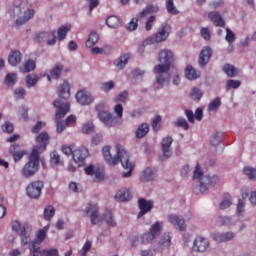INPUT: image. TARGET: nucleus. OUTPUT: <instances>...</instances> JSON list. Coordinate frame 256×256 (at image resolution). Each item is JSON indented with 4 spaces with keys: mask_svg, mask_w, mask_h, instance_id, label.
<instances>
[{
    "mask_svg": "<svg viewBox=\"0 0 256 256\" xmlns=\"http://www.w3.org/2000/svg\"><path fill=\"white\" fill-rule=\"evenodd\" d=\"M9 151L12 154V157H13L15 163H17V161H21V159H23V157H25V155H27L26 151L19 150V144H12L10 146Z\"/></svg>",
    "mask_w": 256,
    "mask_h": 256,
    "instance_id": "nucleus-24",
    "label": "nucleus"
},
{
    "mask_svg": "<svg viewBox=\"0 0 256 256\" xmlns=\"http://www.w3.org/2000/svg\"><path fill=\"white\" fill-rule=\"evenodd\" d=\"M87 157H89V149L86 147L81 146L73 151V161L78 167L85 165V159H87Z\"/></svg>",
    "mask_w": 256,
    "mask_h": 256,
    "instance_id": "nucleus-10",
    "label": "nucleus"
},
{
    "mask_svg": "<svg viewBox=\"0 0 256 256\" xmlns=\"http://www.w3.org/2000/svg\"><path fill=\"white\" fill-rule=\"evenodd\" d=\"M41 154H38L37 152L31 153L29 157V161L23 166L22 168V175L26 179H29L35 175L39 171V156Z\"/></svg>",
    "mask_w": 256,
    "mask_h": 256,
    "instance_id": "nucleus-7",
    "label": "nucleus"
},
{
    "mask_svg": "<svg viewBox=\"0 0 256 256\" xmlns=\"http://www.w3.org/2000/svg\"><path fill=\"white\" fill-rule=\"evenodd\" d=\"M54 216L55 208L53 206H47L44 209V219H46V221H51V219H53Z\"/></svg>",
    "mask_w": 256,
    "mask_h": 256,
    "instance_id": "nucleus-48",
    "label": "nucleus"
},
{
    "mask_svg": "<svg viewBox=\"0 0 256 256\" xmlns=\"http://www.w3.org/2000/svg\"><path fill=\"white\" fill-rule=\"evenodd\" d=\"M76 101L80 105H91V103L94 101V98L91 93L87 92V90H79L76 93Z\"/></svg>",
    "mask_w": 256,
    "mask_h": 256,
    "instance_id": "nucleus-16",
    "label": "nucleus"
},
{
    "mask_svg": "<svg viewBox=\"0 0 256 256\" xmlns=\"http://www.w3.org/2000/svg\"><path fill=\"white\" fill-rule=\"evenodd\" d=\"M98 41H99V34H97L96 32H91L88 40L86 41V47L91 48L94 45H97Z\"/></svg>",
    "mask_w": 256,
    "mask_h": 256,
    "instance_id": "nucleus-41",
    "label": "nucleus"
},
{
    "mask_svg": "<svg viewBox=\"0 0 256 256\" xmlns=\"http://www.w3.org/2000/svg\"><path fill=\"white\" fill-rule=\"evenodd\" d=\"M43 190V181H34L26 188L27 195L31 199H39Z\"/></svg>",
    "mask_w": 256,
    "mask_h": 256,
    "instance_id": "nucleus-12",
    "label": "nucleus"
},
{
    "mask_svg": "<svg viewBox=\"0 0 256 256\" xmlns=\"http://www.w3.org/2000/svg\"><path fill=\"white\" fill-rule=\"evenodd\" d=\"M213 239L216 243H229V241H233V239H235V232L228 231L216 233L213 235Z\"/></svg>",
    "mask_w": 256,
    "mask_h": 256,
    "instance_id": "nucleus-21",
    "label": "nucleus"
},
{
    "mask_svg": "<svg viewBox=\"0 0 256 256\" xmlns=\"http://www.w3.org/2000/svg\"><path fill=\"white\" fill-rule=\"evenodd\" d=\"M129 59H131V55L129 54H124L122 56H120L115 62L114 64L116 65V67H118L119 69H123L125 67V65H127V63H129Z\"/></svg>",
    "mask_w": 256,
    "mask_h": 256,
    "instance_id": "nucleus-37",
    "label": "nucleus"
},
{
    "mask_svg": "<svg viewBox=\"0 0 256 256\" xmlns=\"http://www.w3.org/2000/svg\"><path fill=\"white\" fill-rule=\"evenodd\" d=\"M48 229L49 227H44V229L39 230L36 234V239L34 240V242L39 243L41 245V243L45 241V237H47Z\"/></svg>",
    "mask_w": 256,
    "mask_h": 256,
    "instance_id": "nucleus-42",
    "label": "nucleus"
},
{
    "mask_svg": "<svg viewBox=\"0 0 256 256\" xmlns=\"http://www.w3.org/2000/svg\"><path fill=\"white\" fill-rule=\"evenodd\" d=\"M35 70V61L28 60L24 64V73H30V71Z\"/></svg>",
    "mask_w": 256,
    "mask_h": 256,
    "instance_id": "nucleus-56",
    "label": "nucleus"
},
{
    "mask_svg": "<svg viewBox=\"0 0 256 256\" xmlns=\"http://www.w3.org/2000/svg\"><path fill=\"white\" fill-rule=\"evenodd\" d=\"M241 87V81L239 80H228L227 89H239Z\"/></svg>",
    "mask_w": 256,
    "mask_h": 256,
    "instance_id": "nucleus-58",
    "label": "nucleus"
},
{
    "mask_svg": "<svg viewBox=\"0 0 256 256\" xmlns=\"http://www.w3.org/2000/svg\"><path fill=\"white\" fill-rule=\"evenodd\" d=\"M223 71L228 75V77H235V75H237V69H235V66L231 64L224 65Z\"/></svg>",
    "mask_w": 256,
    "mask_h": 256,
    "instance_id": "nucleus-50",
    "label": "nucleus"
},
{
    "mask_svg": "<svg viewBox=\"0 0 256 256\" xmlns=\"http://www.w3.org/2000/svg\"><path fill=\"white\" fill-rule=\"evenodd\" d=\"M138 205L140 212L138 213V219H141L143 215H146V213H149L153 209V201L146 200L145 198H141L138 200Z\"/></svg>",
    "mask_w": 256,
    "mask_h": 256,
    "instance_id": "nucleus-20",
    "label": "nucleus"
},
{
    "mask_svg": "<svg viewBox=\"0 0 256 256\" xmlns=\"http://www.w3.org/2000/svg\"><path fill=\"white\" fill-rule=\"evenodd\" d=\"M117 156L111 155V146H104L102 149L103 157L108 165H117L121 163L123 169L127 172H123L122 177H131L133 169H135V162L131 161V155L125 147L121 144L116 145Z\"/></svg>",
    "mask_w": 256,
    "mask_h": 256,
    "instance_id": "nucleus-2",
    "label": "nucleus"
},
{
    "mask_svg": "<svg viewBox=\"0 0 256 256\" xmlns=\"http://www.w3.org/2000/svg\"><path fill=\"white\" fill-rule=\"evenodd\" d=\"M84 213L90 216L92 225H101L102 220L99 218V206L96 203H89Z\"/></svg>",
    "mask_w": 256,
    "mask_h": 256,
    "instance_id": "nucleus-9",
    "label": "nucleus"
},
{
    "mask_svg": "<svg viewBox=\"0 0 256 256\" xmlns=\"http://www.w3.org/2000/svg\"><path fill=\"white\" fill-rule=\"evenodd\" d=\"M58 95L59 98L53 103L54 107L58 109L56 111V131L57 133H63V131H65V125L67 124L59 120L63 119V117L69 113L71 107L69 102H67V99L71 97V86H69V82L64 81L58 86Z\"/></svg>",
    "mask_w": 256,
    "mask_h": 256,
    "instance_id": "nucleus-1",
    "label": "nucleus"
},
{
    "mask_svg": "<svg viewBox=\"0 0 256 256\" xmlns=\"http://www.w3.org/2000/svg\"><path fill=\"white\" fill-rule=\"evenodd\" d=\"M115 88V82L113 81H108V82H103L100 84V89L104 93H109L111 89Z\"/></svg>",
    "mask_w": 256,
    "mask_h": 256,
    "instance_id": "nucleus-51",
    "label": "nucleus"
},
{
    "mask_svg": "<svg viewBox=\"0 0 256 256\" xmlns=\"http://www.w3.org/2000/svg\"><path fill=\"white\" fill-rule=\"evenodd\" d=\"M34 41H36V43L47 41L48 45H55V43H57V37H55V33L40 32L36 34Z\"/></svg>",
    "mask_w": 256,
    "mask_h": 256,
    "instance_id": "nucleus-15",
    "label": "nucleus"
},
{
    "mask_svg": "<svg viewBox=\"0 0 256 256\" xmlns=\"http://www.w3.org/2000/svg\"><path fill=\"white\" fill-rule=\"evenodd\" d=\"M221 107V99L215 98L208 106L210 113H215Z\"/></svg>",
    "mask_w": 256,
    "mask_h": 256,
    "instance_id": "nucleus-49",
    "label": "nucleus"
},
{
    "mask_svg": "<svg viewBox=\"0 0 256 256\" xmlns=\"http://www.w3.org/2000/svg\"><path fill=\"white\" fill-rule=\"evenodd\" d=\"M244 174H246V176L248 177V179H251L253 181H255L256 179V169L250 166H246L244 168Z\"/></svg>",
    "mask_w": 256,
    "mask_h": 256,
    "instance_id": "nucleus-52",
    "label": "nucleus"
},
{
    "mask_svg": "<svg viewBox=\"0 0 256 256\" xmlns=\"http://www.w3.org/2000/svg\"><path fill=\"white\" fill-rule=\"evenodd\" d=\"M210 245L211 243L209 242V239L203 236H198L193 242L192 250L196 253H205Z\"/></svg>",
    "mask_w": 256,
    "mask_h": 256,
    "instance_id": "nucleus-13",
    "label": "nucleus"
},
{
    "mask_svg": "<svg viewBox=\"0 0 256 256\" xmlns=\"http://www.w3.org/2000/svg\"><path fill=\"white\" fill-rule=\"evenodd\" d=\"M159 64L154 66V73H169L175 63V54L169 49H162L158 53Z\"/></svg>",
    "mask_w": 256,
    "mask_h": 256,
    "instance_id": "nucleus-5",
    "label": "nucleus"
},
{
    "mask_svg": "<svg viewBox=\"0 0 256 256\" xmlns=\"http://www.w3.org/2000/svg\"><path fill=\"white\" fill-rule=\"evenodd\" d=\"M217 227H231V225H235L233 220L229 216H220L216 220Z\"/></svg>",
    "mask_w": 256,
    "mask_h": 256,
    "instance_id": "nucleus-32",
    "label": "nucleus"
},
{
    "mask_svg": "<svg viewBox=\"0 0 256 256\" xmlns=\"http://www.w3.org/2000/svg\"><path fill=\"white\" fill-rule=\"evenodd\" d=\"M103 219L109 225V227H115L117 225V222L115 221V218H113V213H111V210H106L103 214Z\"/></svg>",
    "mask_w": 256,
    "mask_h": 256,
    "instance_id": "nucleus-39",
    "label": "nucleus"
},
{
    "mask_svg": "<svg viewBox=\"0 0 256 256\" xmlns=\"http://www.w3.org/2000/svg\"><path fill=\"white\" fill-rule=\"evenodd\" d=\"M159 247H162V249H167V247H171V235L169 233H164L159 242Z\"/></svg>",
    "mask_w": 256,
    "mask_h": 256,
    "instance_id": "nucleus-34",
    "label": "nucleus"
},
{
    "mask_svg": "<svg viewBox=\"0 0 256 256\" xmlns=\"http://www.w3.org/2000/svg\"><path fill=\"white\" fill-rule=\"evenodd\" d=\"M22 55L19 51H12L8 56V63L15 67L21 63Z\"/></svg>",
    "mask_w": 256,
    "mask_h": 256,
    "instance_id": "nucleus-30",
    "label": "nucleus"
},
{
    "mask_svg": "<svg viewBox=\"0 0 256 256\" xmlns=\"http://www.w3.org/2000/svg\"><path fill=\"white\" fill-rule=\"evenodd\" d=\"M149 133V124L142 123L136 130L137 139H143Z\"/></svg>",
    "mask_w": 256,
    "mask_h": 256,
    "instance_id": "nucleus-36",
    "label": "nucleus"
},
{
    "mask_svg": "<svg viewBox=\"0 0 256 256\" xmlns=\"http://www.w3.org/2000/svg\"><path fill=\"white\" fill-rule=\"evenodd\" d=\"M61 163V156L58 151H53L50 154V165L55 167V165H59Z\"/></svg>",
    "mask_w": 256,
    "mask_h": 256,
    "instance_id": "nucleus-46",
    "label": "nucleus"
},
{
    "mask_svg": "<svg viewBox=\"0 0 256 256\" xmlns=\"http://www.w3.org/2000/svg\"><path fill=\"white\" fill-rule=\"evenodd\" d=\"M159 11V7L154 5H148L143 11L138 14V19H144L147 15H151V13H157Z\"/></svg>",
    "mask_w": 256,
    "mask_h": 256,
    "instance_id": "nucleus-33",
    "label": "nucleus"
},
{
    "mask_svg": "<svg viewBox=\"0 0 256 256\" xmlns=\"http://www.w3.org/2000/svg\"><path fill=\"white\" fill-rule=\"evenodd\" d=\"M193 181L198 183V189L200 193H205L209 189V185L211 187H216V185H219V183H221V178L217 175L212 177L205 175L201 165L196 164L193 172Z\"/></svg>",
    "mask_w": 256,
    "mask_h": 256,
    "instance_id": "nucleus-3",
    "label": "nucleus"
},
{
    "mask_svg": "<svg viewBox=\"0 0 256 256\" xmlns=\"http://www.w3.org/2000/svg\"><path fill=\"white\" fill-rule=\"evenodd\" d=\"M157 178V169L148 167L142 172L140 179L141 181H153Z\"/></svg>",
    "mask_w": 256,
    "mask_h": 256,
    "instance_id": "nucleus-26",
    "label": "nucleus"
},
{
    "mask_svg": "<svg viewBox=\"0 0 256 256\" xmlns=\"http://www.w3.org/2000/svg\"><path fill=\"white\" fill-rule=\"evenodd\" d=\"M175 126L182 127L185 129V131L189 130V123H187V120H185V118H180L176 120Z\"/></svg>",
    "mask_w": 256,
    "mask_h": 256,
    "instance_id": "nucleus-57",
    "label": "nucleus"
},
{
    "mask_svg": "<svg viewBox=\"0 0 256 256\" xmlns=\"http://www.w3.org/2000/svg\"><path fill=\"white\" fill-rule=\"evenodd\" d=\"M37 81H39V76L36 74H30L26 76V84L27 87H35L37 85Z\"/></svg>",
    "mask_w": 256,
    "mask_h": 256,
    "instance_id": "nucleus-43",
    "label": "nucleus"
},
{
    "mask_svg": "<svg viewBox=\"0 0 256 256\" xmlns=\"http://www.w3.org/2000/svg\"><path fill=\"white\" fill-rule=\"evenodd\" d=\"M17 83V73H9L6 75L5 84L8 87H13Z\"/></svg>",
    "mask_w": 256,
    "mask_h": 256,
    "instance_id": "nucleus-44",
    "label": "nucleus"
},
{
    "mask_svg": "<svg viewBox=\"0 0 256 256\" xmlns=\"http://www.w3.org/2000/svg\"><path fill=\"white\" fill-rule=\"evenodd\" d=\"M186 78L189 79V81H193L195 79H199L201 76V73L197 72L193 67L188 66L185 70Z\"/></svg>",
    "mask_w": 256,
    "mask_h": 256,
    "instance_id": "nucleus-35",
    "label": "nucleus"
},
{
    "mask_svg": "<svg viewBox=\"0 0 256 256\" xmlns=\"http://www.w3.org/2000/svg\"><path fill=\"white\" fill-rule=\"evenodd\" d=\"M212 55H213V50L211 49V47H209V46L204 47L201 50L200 56H199L200 67H205V65H207V63H209Z\"/></svg>",
    "mask_w": 256,
    "mask_h": 256,
    "instance_id": "nucleus-22",
    "label": "nucleus"
},
{
    "mask_svg": "<svg viewBox=\"0 0 256 256\" xmlns=\"http://www.w3.org/2000/svg\"><path fill=\"white\" fill-rule=\"evenodd\" d=\"M30 256H41V244H39V242H35L33 241L30 246Z\"/></svg>",
    "mask_w": 256,
    "mask_h": 256,
    "instance_id": "nucleus-40",
    "label": "nucleus"
},
{
    "mask_svg": "<svg viewBox=\"0 0 256 256\" xmlns=\"http://www.w3.org/2000/svg\"><path fill=\"white\" fill-rule=\"evenodd\" d=\"M106 25L111 29H117V27H121V20L117 16H110L106 19Z\"/></svg>",
    "mask_w": 256,
    "mask_h": 256,
    "instance_id": "nucleus-38",
    "label": "nucleus"
},
{
    "mask_svg": "<svg viewBox=\"0 0 256 256\" xmlns=\"http://www.w3.org/2000/svg\"><path fill=\"white\" fill-rule=\"evenodd\" d=\"M11 17H16V23L18 25H23V23H27L29 19H33L35 16V10L31 9V5L27 0L22 2H16L15 6L12 8L10 12Z\"/></svg>",
    "mask_w": 256,
    "mask_h": 256,
    "instance_id": "nucleus-4",
    "label": "nucleus"
},
{
    "mask_svg": "<svg viewBox=\"0 0 256 256\" xmlns=\"http://www.w3.org/2000/svg\"><path fill=\"white\" fill-rule=\"evenodd\" d=\"M69 31H71V28L69 26H62L59 28L58 37H59L60 41H63V39H65V37H67V33H69Z\"/></svg>",
    "mask_w": 256,
    "mask_h": 256,
    "instance_id": "nucleus-54",
    "label": "nucleus"
},
{
    "mask_svg": "<svg viewBox=\"0 0 256 256\" xmlns=\"http://www.w3.org/2000/svg\"><path fill=\"white\" fill-rule=\"evenodd\" d=\"M98 119L106 126V127H115L117 125V118L109 113V111H100L98 113Z\"/></svg>",
    "mask_w": 256,
    "mask_h": 256,
    "instance_id": "nucleus-14",
    "label": "nucleus"
},
{
    "mask_svg": "<svg viewBox=\"0 0 256 256\" xmlns=\"http://www.w3.org/2000/svg\"><path fill=\"white\" fill-rule=\"evenodd\" d=\"M191 97L194 100H199L203 97V92L199 88H194L191 92Z\"/></svg>",
    "mask_w": 256,
    "mask_h": 256,
    "instance_id": "nucleus-61",
    "label": "nucleus"
},
{
    "mask_svg": "<svg viewBox=\"0 0 256 256\" xmlns=\"http://www.w3.org/2000/svg\"><path fill=\"white\" fill-rule=\"evenodd\" d=\"M173 138L171 136L164 137L161 142L162 153L166 159H169L173 155Z\"/></svg>",
    "mask_w": 256,
    "mask_h": 256,
    "instance_id": "nucleus-17",
    "label": "nucleus"
},
{
    "mask_svg": "<svg viewBox=\"0 0 256 256\" xmlns=\"http://www.w3.org/2000/svg\"><path fill=\"white\" fill-rule=\"evenodd\" d=\"M152 129H154V131L161 129V116L154 117L152 120Z\"/></svg>",
    "mask_w": 256,
    "mask_h": 256,
    "instance_id": "nucleus-60",
    "label": "nucleus"
},
{
    "mask_svg": "<svg viewBox=\"0 0 256 256\" xmlns=\"http://www.w3.org/2000/svg\"><path fill=\"white\" fill-rule=\"evenodd\" d=\"M25 94H26L25 88H17V89L14 91V97H15V99H17V100H19V99H25Z\"/></svg>",
    "mask_w": 256,
    "mask_h": 256,
    "instance_id": "nucleus-59",
    "label": "nucleus"
},
{
    "mask_svg": "<svg viewBox=\"0 0 256 256\" xmlns=\"http://www.w3.org/2000/svg\"><path fill=\"white\" fill-rule=\"evenodd\" d=\"M161 231H163V222L157 221L151 225L150 230L148 233H144L141 236V241L144 245L149 243H153L159 235H161Z\"/></svg>",
    "mask_w": 256,
    "mask_h": 256,
    "instance_id": "nucleus-8",
    "label": "nucleus"
},
{
    "mask_svg": "<svg viewBox=\"0 0 256 256\" xmlns=\"http://www.w3.org/2000/svg\"><path fill=\"white\" fill-rule=\"evenodd\" d=\"M37 145L33 147L32 151L41 155L49 143V134L47 132H42L36 137Z\"/></svg>",
    "mask_w": 256,
    "mask_h": 256,
    "instance_id": "nucleus-11",
    "label": "nucleus"
},
{
    "mask_svg": "<svg viewBox=\"0 0 256 256\" xmlns=\"http://www.w3.org/2000/svg\"><path fill=\"white\" fill-rule=\"evenodd\" d=\"M86 175L94 177L95 181H103L105 179V173L103 168H95V166L90 165L85 168Z\"/></svg>",
    "mask_w": 256,
    "mask_h": 256,
    "instance_id": "nucleus-18",
    "label": "nucleus"
},
{
    "mask_svg": "<svg viewBox=\"0 0 256 256\" xmlns=\"http://www.w3.org/2000/svg\"><path fill=\"white\" fill-rule=\"evenodd\" d=\"M95 131V124L93 122H85L82 127V133L89 135Z\"/></svg>",
    "mask_w": 256,
    "mask_h": 256,
    "instance_id": "nucleus-47",
    "label": "nucleus"
},
{
    "mask_svg": "<svg viewBox=\"0 0 256 256\" xmlns=\"http://www.w3.org/2000/svg\"><path fill=\"white\" fill-rule=\"evenodd\" d=\"M155 75H158L156 77L157 84L160 85V87H165V85H169V81L171 79V76L169 75V72H154Z\"/></svg>",
    "mask_w": 256,
    "mask_h": 256,
    "instance_id": "nucleus-28",
    "label": "nucleus"
},
{
    "mask_svg": "<svg viewBox=\"0 0 256 256\" xmlns=\"http://www.w3.org/2000/svg\"><path fill=\"white\" fill-rule=\"evenodd\" d=\"M28 112H29V109L27 107H25V106H21L19 108L18 113H19L20 119H22V121H27L29 119Z\"/></svg>",
    "mask_w": 256,
    "mask_h": 256,
    "instance_id": "nucleus-55",
    "label": "nucleus"
},
{
    "mask_svg": "<svg viewBox=\"0 0 256 256\" xmlns=\"http://www.w3.org/2000/svg\"><path fill=\"white\" fill-rule=\"evenodd\" d=\"M168 221L176 227V229H179V231H185L187 229V225H185V220L181 216L177 215H170L168 216Z\"/></svg>",
    "mask_w": 256,
    "mask_h": 256,
    "instance_id": "nucleus-23",
    "label": "nucleus"
},
{
    "mask_svg": "<svg viewBox=\"0 0 256 256\" xmlns=\"http://www.w3.org/2000/svg\"><path fill=\"white\" fill-rule=\"evenodd\" d=\"M155 21H156L155 16H150L148 18V20L146 21V24H145L146 31H151V29H153V23H155Z\"/></svg>",
    "mask_w": 256,
    "mask_h": 256,
    "instance_id": "nucleus-64",
    "label": "nucleus"
},
{
    "mask_svg": "<svg viewBox=\"0 0 256 256\" xmlns=\"http://www.w3.org/2000/svg\"><path fill=\"white\" fill-rule=\"evenodd\" d=\"M225 39L230 45L235 41V33H233V31H231L229 28L226 29Z\"/></svg>",
    "mask_w": 256,
    "mask_h": 256,
    "instance_id": "nucleus-63",
    "label": "nucleus"
},
{
    "mask_svg": "<svg viewBox=\"0 0 256 256\" xmlns=\"http://www.w3.org/2000/svg\"><path fill=\"white\" fill-rule=\"evenodd\" d=\"M185 115L189 123H195V119H197V121H201V119H203V110L201 108H198L195 114H193V111L186 109Z\"/></svg>",
    "mask_w": 256,
    "mask_h": 256,
    "instance_id": "nucleus-25",
    "label": "nucleus"
},
{
    "mask_svg": "<svg viewBox=\"0 0 256 256\" xmlns=\"http://www.w3.org/2000/svg\"><path fill=\"white\" fill-rule=\"evenodd\" d=\"M62 73H63V65L56 64L50 71V76L49 75L47 76V79L48 81H51V79H59Z\"/></svg>",
    "mask_w": 256,
    "mask_h": 256,
    "instance_id": "nucleus-31",
    "label": "nucleus"
},
{
    "mask_svg": "<svg viewBox=\"0 0 256 256\" xmlns=\"http://www.w3.org/2000/svg\"><path fill=\"white\" fill-rule=\"evenodd\" d=\"M12 231L17 233L21 239L22 245L25 247L31 241V234L33 233V226L31 224H23L19 220H14L11 223Z\"/></svg>",
    "mask_w": 256,
    "mask_h": 256,
    "instance_id": "nucleus-6",
    "label": "nucleus"
},
{
    "mask_svg": "<svg viewBox=\"0 0 256 256\" xmlns=\"http://www.w3.org/2000/svg\"><path fill=\"white\" fill-rule=\"evenodd\" d=\"M91 245H92L91 241L87 240L82 250L80 251L81 256H87V253L91 251Z\"/></svg>",
    "mask_w": 256,
    "mask_h": 256,
    "instance_id": "nucleus-62",
    "label": "nucleus"
},
{
    "mask_svg": "<svg viewBox=\"0 0 256 256\" xmlns=\"http://www.w3.org/2000/svg\"><path fill=\"white\" fill-rule=\"evenodd\" d=\"M166 9L170 15H179V10H177V7L175 6V3H173V0H167L166 1Z\"/></svg>",
    "mask_w": 256,
    "mask_h": 256,
    "instance_id": "nucleus-45",
    "label": "nucleus"
},
{
    "mask_svg": "<svg viewBox=\"0 0 256 256\" xmlns=\"http://www.w3.org/2000/svg\"><path fill=\"white\" fill-rule=\"evenodd\" d=\"M221 137H222L221 133L219 132L214 133L210 139L211 145H213L214 147H217V145H220L222 141Z\"/></svg>",
    "mask_w": 256,
    "mask_h": 256,
    "instance_id": "nucleus-53",
    "label": "nucleus"
},
{
    "mask_svg": "<svg viewBox=\"0 0 256 256\" xmlns=\"http://www.w3.org/2000/svg\"><path fill=\"white\" fill-rule=\"evenodd\" d=\"M208 17L216 27H225V20H223V17L219 12L217 11L210 12L208 14Z\"/></svg>",
    "mask_w": 256,
    "mask_h": 256,
    "instance_id": "nucleus-27",
    "label": "nucleus"
},
{
    "mask_svg": "<svg viewBox=\"0 0 256 256\" xmlns=\"http://www.w3.org/2000/svg\"><path fill=\"white\" fill-rule=\"evenodd\" d=\"M115 199L116 201L125 203V201H129V199H131V191L127 188H122L116 193Z\"/></svg>",
    "mask_w": 256,
    "mask_h": 256,
    "instance_id": "nucleus-29",
    "label": "nucleus"
},
{
    "mask_svg": "<svg viewBox=\"0 0 256 256\" xmlns=\"http://www.w3.org/2000/svg\"><path fill=\"white\" fill-rule=\"evenodd\" d=\"M171 33V26L169 24L162 25L160 30L156 33L154 39L156 43H163V41H167Z\"/></svg>",
    "mask_w": 256,
    "mask_h": 256,
    "instance_id": "nucleus-19",
    "label": "nucleus"
}]
</instances>
